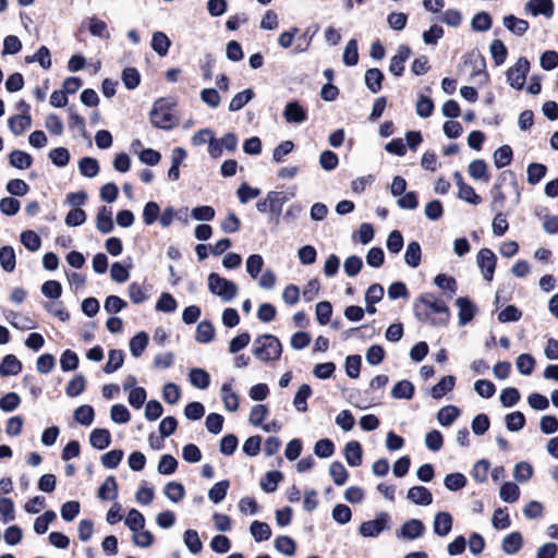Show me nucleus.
<instances>
[{"label":"nucleus","instance_id":"9d476101","mask_svg":"<svg viewBox=\"0 0 558 558\" xmlns=\"http://www.w3.org/2000/svg\"><path fill=\"white\" fill-rule=\"evenodd\" d=\"M411 56V49L409 46L400 45L397 53L391 58L389 64V71L395 76H401L404 71V63Z\"/></svg>","mask_w":558,"mask_h":558},{"label":"nucleus","instance_id":"4c0bfd02","mask_svg":"<svg viewBox=\"0 0 558 558\" xmlns=\"http://www.w3.org/2000/svg\"><path fill=\"white\" fill-rule=\"evenodd\" d=\"M269 201V211L276 216H279L282 211L284 203L288 197L283 192L271 191L267 194Z\"/></svg>","mask_w":558,"mask_h":558},{"label":"nucleus","instance_id":"680f3d73","mask_svg":"<svg viewBox=\"0 0 558 558\" xmlns=\"http://www.w3.org/2000/svg\"><path fill=\"white\" fill-rule=\"evenodd\" d=\"M416 114L421 118H428L433 114L434 102L433 100L424 95H421L415 104Z\"/></svg>","mask_w":558,"mask_h":558},{"label":"nucleus","instance_id":"49530a36","mask_svg":"<svg viewBox=\"0 0 558 558\" xmlns=\"http://www.w3.org/2000/svg\"><path fill=\"white\" fill-rule=\"evenodd\" d=\"M329 474L337 486H342L349 477V473L341 462L335 461L329 465Z\"/></svg>","mask_w":558,"mask_h":558},{"label":"nucleus","instance_id":"de8ad7c7","mask_svg":"<svg viewBox=\"0 0 558 558\" xmlns=\"http://www.w3.org/2000/svg\"><path fill=\"white\" fill-rule=\"evenodd\" d=\"M254 92L251 88L244 89L243 92L238 93L229 104L230 111H238L242 109L248 101H251L254 97Z\"/></svg>","mask_w":558,"mask_h":558},{"label":"nucleus","instance_id":"58836bf2","mask_svg":"<svg viewBox=\"0 0 558 558\" xmlns=\"http://www.w3.org/2000/svg\"><path fill=\"white\" fill-rule=\"evenodd\" d=\"M460 411L454 405L442 407L437 414V420L442 426H450L459 416Z\"/></svg>","mask_w":558,"mask_h":558},{"label":"nucleus","instance_id":"e2e57ef3","mask_svg":"<svg viewBox=\"0 0 558 558\" xmlns=\"http://www.w3.org/2000/svg\"><path fill=\"white\" fill-rule=\"evenodd\" d=\"M145 518L144 515L136 509H131L124 520V524L130 529V531H137L142 527H145Z\"/></svg>","mask_w":558,"mask_h":558},{"label":"nucleus","instance_id":"7c9ffc66","mask_svg":"<svg viewBox=\"0 0 558 558\" xmlns=\"http://www.w3.org/2000/svg\"><path fill=\"white\" fill-rule=\"evenodd\" d=\"M171 41L165 33L155 32L153 34L151 49L159 56H166L168 53Z\"/></svg>","mask_w":558,"mask_h":558},{"label":"nucleus","instance_id":"5701e85b","mask_svg":"<svg viewBox=\"0 0 558 558\" xmlns=\"http://www.w3.org/2000/svg\"><path fill=\"white\" fill-rule=\"evenodd\" d=\"M504 26L517 36H522L529 29L527 21L514 15H507L502 20Z\"/></svg>","mask_w":558,"mask_h":558},{"label":"nucleus","instance_id":"37998d69","mask_svg":"<svg viewBox=\"0 0 558 558\" xmlns=\"http://www.w3.org/2000/svg\"><path fill=\"white\" fill-rule=\"evenodd\" d=\"M496 168L501 169L508 166L512 160V149L509 145L497 148L493 155Z\"/></svg>","mask_w":558,"mask_h":558},{"label":"nucleus","instance_id":"f704fd0d","mask_svg":"<svg viewBox=\"0 0 558 558\" xmlns=\"http://www.w3.org/2000/svg\"><path fill=\"white\" fill-rule=\"evenodd\" d=\"M250 532L256 542L267 541L271 536L270 526L267 523L257 520L252 522Z\"/></svg>","mask_w":558,"mask_h":558},{"label":"nucleus","instance_id":"e433bc0d","mask_svg":"<svg viewBox=\"0 0 558 558\" xmlns=\"http://www.w3.org/2000/svg\"><path fill=\"white\" fill-rule=\"evenodd\" d=\"M499 497L505 502H515L520 497L519 486L512 482H506L499 489Z\"/></svg>","mask_w":558,"mask_h":558},{"label":"nucleus","instance_id":"bb28decb","mask_svg":"<svg viewBox=\"0 0 558 558\" xmlns=\"http://www.w3.org/2000/svg\"><path fill=\"white\" fill-rule=\"evenodd\" d=\"M456 378L451 375L444 376L438 384H436L432 390L430 395L434 399H440L446 393L451 391L454 387Z\"/></svg>","mask_w":558,"mask_h":558},{"label":"nucleus","instance_id":"13d9d810","mask_svg":"<svg viewBox=\"0 0 558 558\" xmlns=\"http://www.w3.org/2000/svg\"><path fill=\"white\" fill-rule=\"evenodd\" d=\"M85 386H86L85 377L82 374H77L76 376H74L73 379H71L68 383V385L65 387V392L69 397L74 398V397L80 396L84 391Z\"/></svg>","mask_w":558,"mask_h":558},{"label":"nucleus","instance_id":"f257e3e1","mask_svg":"<svg viewBox=\"0 0 558 558\" xmlns=\"http://www.w3.org/2000/svg\"><path fill=\"white\" fill-rule=\"evenodd\" d=\"M415 317L432 326H444L450 319V310L446 303L433 293L420 295L413 303Z\"/></svg>","mask_w":558,"mask_h":558},{"label":"nucleus","instance_id":"72a5a7b5","mask_svg":"<svg viewBox=\"0 0 558 558\" xmlns=\"http://www.w3.org/2000/svg\"><path fill=\"white\" fill-rule=\"evenodd\" d=\"M148 344V335L144 331L136 333L130 340V351L134 357H140Z\"/></svg>","mask_w":558,"mask_h":558},{"label":"nucleus","instance_id":"a878e982","mask_svg":"<svg viewBox=\"0 0 558 558\" xmlns=\"http://www.w3.org/2000/svg\"><path fill=\"white\" fill-rule=\"evenodd\" d=\"M469 174L472 179L477 181L487 182L489 180V173L487 165L482 159L473 160L468 168Z\"/></svg>","mask_w":558,"mask_h":558},{"label":"nucleus","instance_id":"79ce46f5","mask_svg":"<svg viewBox=\"0 0 558 558\" xmlns=\"http://www.w3.org/2000/svg\"><path fill=\"white\" fill-rule=\"evenodd\" d=\"M95 412L93 407L84 404L75 409L73 413L74 420L84 426H89L94 421Z\"/></svg>","mask_w":558,"mask_h":558},{"label":"nucleus","instance_id":"603ef678","mask_svg":"<svg viewBox=\"0 0 558 558\" xmlns=\"http://www.w3.org/2000/svg\"><path fill=\"white\" fill-rule=\"evenodd\" d=\"M132 541L138 547L148 548L154 543V535L145 527H142L141 530L132 531Z\"/></svg>","mask_w":558,"mask_h":558},{"label":"nucleus","instance_id":"4468645a","mask_svg":"<svg viewBox=\"0 0 558 558\" xmlns=\"http://www.w3.org/2000/svg\"><path fill=\"white\" fill-rule=\"evenodd\" d=\"M283 118L288 123L300 124L307 119V112L298 101H290L286 105Z\"/></svg>","mask_w":558,"mask_h":558},{"label":"nucleus","instance_id":"412c9836","mask_svg":"<svg viewBox=\"0 0 558 558\" xmlns=\"http://www.w3.org/2000/svg\"><path fill=\"white\" fill-rule=\"evenodd\" d=\"M89 442L98 450L106 449L111 442L110 432L106 428L94 429L90 434Z\"/></svg>","mask_w":558,"mask_h":558},{"label":"nucleus","instance_id":"9b49d317","mask_svg":"<svg viewBox=\"0 0 558 558\" xmlns=\"http://www.w3.org/2000/svg\"><path fill=\"white\" fill-rule=\"evenodd\" d=\"M524 10L533 16L544 15L548 19L554 14V3L551 0H529Z\"/></svg>","mask_w":558,"mask_h":558},{"label":"nucleus","instance_id":"6e6552de","mask_svg":"<svg viewBox=\"0 0 558 558\" xmlns=\"http://www.w3.org/2000/svg\"><path fill=\"white\" fill-rule=\"evenodd\" d=\"M425 532V525L418 519H411L405 521L401 527L397 531V537L414 541L423 536Z\"/></svg>","mask_w":558,"mask_h":558},{"label":"nucleus","instance_id":"3c124183","mask_svg":"<svg viewBox=\"0 0 558 558\" xmlns=\"http://www.w3.org/2000/svg\"><path fill=\"white\" fill-rule=\"evenodd\" d=\"M124 362V354L121 350H110L108 355V362L104 367V372L111 374L119 369Z\"/></svg>","mask_w":558,"mask_h":558},{"label":"nucleus","instance_id":"1a4fd4ad","mask_svg":"<svg viewBox=\"0 0 558 558\" xmlns=\"http://www.w3.org/2000/svg\"><path fill=\"white\" fill-rule=\"evenodd\" d=\"M454 182L459 187L458 197L463 199L472 205H478L482 202V198L478 194H476L475 190L464 183L463 178L460 172L453 173Z\"/></svg>","mask_w":558,"mask_h":558},{"label":"nucleus","instance_id":"bf43d9fd","mask_svg":"<svg viewBox=\"0 0 558 558\" xmlns=\"http://www.w3.org/2000/svg\"><path fill=\"white\" fill-rule=\"evenodd\" d=\"M274 546L277 551L286 556H293L295 553V542L289 536H278Z\"/></svg>","mask_w":558,"mask_h":558},{"label":"nucleus","instance_id":"0e129e2a","mask_svg":"<svg viewBox=\"0 0 558 558\" xmlns=\"http://www.w3.org/2000/svg\"><path fill=\"white\" fill-rule=\"evenodd\" d=\"M444 484L447 489L457 492L466 485V477L462 473H450L446 475Z\"/></svg>","mask_w":558,"mask_h":558},{"label":"nucleus","instance_id":"a18cd8bd","mask_svg":"<svg viewBox=\"0 0 558 558\" xmlns=\"http://www.w3.org/2000/svg\"><path fill=\"white\" fill-rule=\"evenodd\" d=\"M165 496L172 502H179L183 499L185 489L181 483L169 482L163 488Z\"/></svg>","mask_w":558,"mask_h":558},{"label":"nucleus","instance_id":"393cba45","mask_svg":"<svg viewBox=\"0 0 558 558\" xmlns=\"http://www.w3.org/2000/svg\"><path fill=\"white\" fill-rule=\"evenodd\" d=\"M8 124L13 134L21 135L24 131L31 128L32 118L28 114L14 116L9 119Z\"/></svg>","mask_w":558,"mask_h":558},{"label":"nucleus","instance_id":"2f4dec72","mask_svg":"<svg viewBox=\"0 0 558 558\" xmlns=\"http://www.w3.org/2000/svg\"><path fill=\"white\" fill-rule=\"evenodd\" d=\"M384 80V74L379 69H369L365 73V84L368 89L376 94L381 89V82Z\"/></svg>","mask_w":558,"mask_h":558},{"label":"nucleus","instance_id":"aec40b11","mask_svg":"<svg viewBox=\"0 0 558 558\" xmlns=\"http://www.w3.org/2000/svg\"><path fill=\"white\" fill-rule=\"evenodd\" d=\"M22 371V363L13 354L3 357L0 364V376L7 377L17 375Z\"/></svg>","mask_w":558,"mask_h":558},{"label":"nucleus","instance_id":"f8f14e48","mask_svg":"<svg viewBox=\"0 0 558 558\" xmlns=\"http://www.w3.org/2000/svg\"><path fill=\"white\" fill-rule=\"evenodd\" d=\"M453 519L447 511H440L435 514L433 521V531L439 537H446L452 529Z\"/></svg>","mask_w":558,"mask_h":558},{"label":"nucleus","instance_id":"6ab92c4d","mask_svg":"<svg viewBox=\"0 0 558 558\" xmlns=\"http://www.w3.org/2000/svg\"><path fill=\"white\" fill-rule=\"evenodd\" d=\"M344 458L350 466H359L362 463V447L359 441H349L344 447Z\"/></svg>","mask_w":558,"mask_h":558},{"label":"nucleus","instance_id":"774afa93","mask_svg":"<svg viewBox=\"0 0 558 558\" xmlns=\"http://www.w3.org/2000/svg\"><path fill=\"white\" fill-rule=\"evenodd\" d=\"M533 475V468L529 462L522 461L514 465L513 477L520 483L527 482Z\"/></svg>","mask_w":558,"mask_h":558},{"label":"nucleus","instance_id":"7ed1b4c3","mask_svg":"<svg viewBox=\"0 0 558 558\" xmlns=\"http://www.w3.org/2000/svg\"><path fill=\"white\" fill-rule=\"evenodd\" d=\"M172 105L165 100H157L150 111V122L155 128L170 130L178 123V118L172 112Z\"/></svg>","mask_w":558,"mask_h":558},{"label":"nucleus","instance_id":"5fc2aeb1","mask_svg":"<svg viewBox=\"0 0 558 558\" xmlns=\"http://www.w3.org/2000/svg\"><path fill=\"white\" fill-rule=\"evenodd\" d=\"M215 330L211 323L203 320L197 325L196 328V340L201 343H208L213 340Z\"/></svg>","mask_w":558,"mask_h":558},{"label":"nucleus","instance_id":"a19ab883","mask_svg":"<svg viewBox=\"0 0 558 558\" xmlns=\"http://www.w3.org/2000/svg\"><path fill=\"white\" fill-rule=\"evenodd\" d=\"M78 169L82 175L94 178L99 172V163L95 158L84 157L78 162Z\"/></svg>","mask_w":558,"mask_h":558},{"label":"nucleus","instance_id":"c756f323","mask_svg":"<svg viewBox=\"0 0 558 558\" xmlns=\"http://www.w3.org/2000/svg\"><path fill=\"white\" fill-rule=\"evenodd\" d=\"M311 395L312 388L308 385L303 384L299 387L293 399V405L299 412L304 413L307 411V399L311 397Z\"/></svg>","mask_w":558,"mask_h":558},{"label":"nucleus","instance_id":"c03bdc74","mask_svg":"<svg viewBox=\"0 0 558 558\" xmlns=\"http://www.w3.org/2000/svg\"><path fill=\"white\" fill-rule=\"evenodd\" d=\"M282 478L283 475L279 471L267 472L260 481V487L266 493H272L277 489V486Z\"/></svg>","mask_w":558,"mask_h":558},{"label":"nucleus","instance_id":"6e6d98bb","mask_svg":"<svg viewBox=\"0 0 558 558\" xmlns=\"http://www.w3.org/2000/svg\"><path fill=\"white\" fill-rule=\"evenodd\" d=\"M434 283L442 291H448L450 296L457 292L458 284L453 277L439 274L434 278Z\"/></svg>","mask_w":558,"mask_h":558},{"label":"nucleus","instance_id":"dca6fc26","mask_svg":"<svg viewBox=\"0 0 558 558\" xmlns=\"http://www.w3.org/2000/svg\"><path fill=\"white\" fill-rule=\"evenodd\" d=\"M407 498L418 506H428L433 502L432 493L424 486H413L408 490Z\"/></svg>","mask_w":558,"mask_h":558},{"label":"nucleus","instance_id":"052dcab7","mask_svg":"<svg viewBox=\"0 0 558 558\" xmlns=\"http://www.w3.org/2000/svg\"><path fill=\"white\" fill-rule=\"evenodd\" d=\"M507 429L510 432H519L524 427L525 417L522 412L514 411L505 417Z\"/></svg>","mask_w":558,"mask_h":558},{"label":"nucleus","instance_id":"f03ea898","mask_svg":"<svg viewBox=\"0 0 558 558\" xmlns=\"http://www.w3.org/2000/svg\"><path fill=\"white\" fill-rule=\"evenodd\" d=\"M252 352L257 360L268 363L279 360L282 344L276 336L265 333L254 340Z\"/></svg>","mask_w":558,"mask_h":558},{"label":"nucleus","instance_id":"cd10ccee","mask_svg":"<svg viewBox=\"0 0 558 558\" xmlns=\"http://www.w3.org/2000/svg\"><path fill=\"white\" fill-rule=\"evenodd\" d=\"M0 265L7 272H12L16 265V255L14 248L10 245L0 248Z\"/></svg>","mask_w":558,"mask_h":558},{"label":"nucleus","instance_id":"473e14b6","mask_svg":"<svg viewBox=\"0 0 558 558\" xmlns=\"http://www.w3.org/2000/svg\"><path fill=\"white\" fill-rule=\"evenodd\" d=\"M414 395V386L409 380L398 381L391 389L395 399H411Z\"/></svg>","mask_w":558,"mask_h":558},{"label":"nucleus","instance_id":"0eeeda50","mask_svg":"<svg viewBox=\"0 0 558 558\" xmlns=\"http://www.w3.org/2000/svg\"><path fill=\"white\" fill-rule=\"evenodd\" d=\"M476 263L485 280L492 281L497 264L494 252L489 248H481L476 255Z\"/></svg>","mask_w":558,"mask_h":558},{"label":"nucleus","instance_id":"c9c22d12","mask_svg":"<svg viewBox=\"0 0 558 558\" xmlns=\"http://www.w3.org/2000/svg\"><path fill=\"white\" fill-rule=\"evenodd\" d=\"M33 158L29 154L22 150H13L9 156V162L17 169H27L31 167Z\"/></svg>","mask_w":558,"mask_h":558},{"label":"nucleus","instance_id":"39448f33","mask_svg":"<svg viewBox=\"0 0 558 558\" xmlns=\"http://www.w3.org/2000/svg\"><path fill=\"white\" fill-rule=\"evenodd\" d=\"M390 517L387 512H380L374 520L363 522L359 533L363 537H377L383 531L389 529Z\"/></svg>","mask_w":558,"mask_h":558},{"label":"nucleus","instance_id":"09e8293b","mask_svg":"<svg viewBox=\"0 0 558 558\" xmlns=\"http://www.w3.org/2000/svg\"><path fill=\"white\" fill-rule=\"evenodd\" d=\"M343 62L348 66H353L359 62V51L356 39H350L343 50Z\"/></svg>","mask_w":558,"mask_h":558},{"label":"nucleus","instance_id":"4d7b16f0","mask_svg":"<svg viewBox=\"0 0 558 558\" xmlns=\"http://www.w3.org/2000/svg\"><path fill=\"white\" fill-rule=\"evenodd\" d=\"M230 483L229 481H220L216 483L208 492V498L214 504H219L222 501L227 495V492L229 489Z\"/></svg>","mask_w":558,"mask_h":558},{"label":"nucleus","instance_id":"338daca9","mask_svg":"<svg viewBox=\"0 0 558 558\" xmlns=\"http://www.w3.org/2000/svg\"><path fill=\"white\" fill-rule=\"evenodd\" d=\"M178 468L177 459L171 454H163L158 463L157 471L162 475H170Z\"/></svg>","mask_w":558,"mask_h":558},{"label":"nucleus","instance_id":"f3484780","mask_svg":"<svg viewBox=\"0 0 558 558\" xmlns=\"http://www.w3.org/2000/svg\"><path fill=\"white\" fill-rule=\"evenodd\" d=\"M112 210L101 206L96 216V228L100 233L107 234L113 230Z\"/></svg>","mask_w":558,"mask_h":558},{"label":"nucleus","instance_id":"4be33fe9","mask_svg":"<svg viewBox=\"0 0 558 558\" xmlns=\"http://www.w3.org/2000/svg\"><path fill=\"white\" fill-rule=\"evenodd\" d=\"M98 497L102 500H114L118 497V483L116 477L108 476L98 489Z\"/></svg>","mask_w":558,"mask_h":558},{"label":"nucleus","instance_id":"20e7f679","mask_svg":"<svg viewBox=\"0 0 558 558\" xmlns=\"http://www.w3.org/2000/svg\"><path fill=\"white\" fill-rule=\"evenodd\" d=\"M207 282L210 293L218 296L222 302H231L238 295V286L216 272L208 275Z\"/></svg>","mask_w":558,"mask_h":558},{"label":"nucleus","instance_id":"2eb2a0df","mask_svg":"<svg viewBox=\"0 0 558 558\" xmlns=\"http://www.w3.org/2000/svg\"><path fill=\"white\" fill-rule=\"evenodd\" d=\"M220 397L225 409L228 412H235L239 409V396L233 391L231 381L222 384L220 388Z\"/></svg>","mask_w":558,"mask_h":558},{"label":"nucleus","instance_id":"69168bd1","mask_svg":"<svg viewBox=\"0 0 558 558\" xmlns=\"http://www.w3.org/2000/svg\"><path fill=\"white\" fill-rule=\"evenodd\" d=\"M424 444L430 451L436 452L442 448L444 437L439 430L433 429L425 435Z\"/></svg>","mask_w":558,"mask_h":558},{"label":"nucleus","instance_id":"a211bd4d","mask_svg":"<svg viewBox=\"0 0 558 558\" xmlns=\"http://www.w3.org/2000/svg\"><path fill=\"white\" fill-rule=\"evenodd\" d=\"M523 545V537L520 532H512L501 541V549L507 555H515Z\"/></svg>","mask_w":558,"mask_h":558},{"label":"nucleus","instance_id":"8fccbe9b","mask_svg":"<svg viewBox=\"0 0 558 558\" xmlns=\"http://www.w3.org/2000/svg\"><path fill=\"white\" fill-rule=\"evenodd\" d=\"M535 363L534 357L527 353L520 354L515 360L518 372L524 376H529L533 373Z\"/></svg>","mask_w":558,"mask_h":558},{"label":"nucleus","instance_id":"b1692460","mask_svg":"<svg viewBox=\"0 0 558 558\" xmlns=\"http://www.w3.org/2000/svg\"><path fill=\"white\" fill-rule=\"evenodd\" d=\"M192 386L198 389H207L210 385L209 373L203 368H192L189 374Z\"/></svg>","mask_w":558,"mask_h":558},{"label":"nucleus","instance_id":"ea45409f","mask_svg":"<svg viewBox=\"0 0 558 558\" xmlns=\"http://www.w3.org/2000/svg\"><path fill=\"white\" fill-rule=\"evenodd\" d=\"M547 167L543 163L533 162L527 166L526 174L527 182L535 185L546 175Z\"/></svg>","mask_w":558,"mask_h":558},{"label":"nucleus","instance_id":"423d86ee","mask_svg":"<svg viewBox=\"0 0 558 558\" xmlns=\"http://www.w3.org/2000/svg\"><path fill=\"white\" fill-rule=\"evenodd\" d=\"M530 71V62L526 58H519L513 66L507 73V82L515 89H521L525 83L526 75Z\"/></svg>","mask_w":558,"mask_h":558},{"label":"nucleus","instance_id":"864d4df0","mask_svg":"<svg viewBox=\"0 0 558 558\" xmlns=\"http://www.w3.org/2000/svg\"><path fill=\"white\" fill-rule=\"evenodd\" d=\"M183 542L189 550L194 555L198 554L203 549V544L197 531L195 530H186L183 535Z\"/></svg>","mask_w":558,"mask_h":558},{"label":"nucleus","instance_id":"ddd939ff","mask_svg":"<svg viewBox=\"0 0 558 558\" xmlns=\"http://www.w3.org/2000/svg\"><path fill=\"white\" fill-rule=\"evenodd\" d=\"M456 305L459 308L458 317L460 326H464L470 323L477 312L476 306L470 301V299L464 296L458 298L456 300Z\"/></svg>","mask_w":558,"mask_h":558},{"label":"nucleus","instance_id":"c85d7f7f","mask_svg":"<svg viewBox=\"0 0 558 558\" xmlns=\"http://www.w3.org/2000/svg\"><path fill=\"white\" fill-rule=\"evenodd\" d=\"M421 256H422V251H421V245L418 244V242H416V241L410 242L407 246L405 254H404V260H405L407 265L412 268L418 267V265L421 263Z\"/></svg>","mask_w":558,"mask_h":558}]
</instances>
